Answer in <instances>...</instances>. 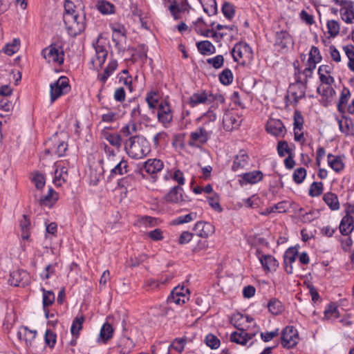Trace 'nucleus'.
<instances>
[{
    "label": "nucleus",
    "instance_id": "46",
    "mask_svg": "<svg viewBox=\"0 0 354 354\" xmlns=\"http://www.w3.org/2000/svg\"><path fill=\"white\" fill-rule=\"evenodd\" d=\"M221 10L223 15L229 20L232 19L234 16L235 7L231 3L224 2Z\"/></svg>",
    "mask_w": 354,
    "mask_h": 354
},
{
    "label": "nucleus",
    "instance_id": "44",
    "mask_svg": "<svg viewBox=\"0 0 354 354\" xmlns=\"http://www.w3.org/2000/svg\"><path fill=\"white\" fill-rule=\"evenodd\" d=\"M178 290H173L168 297V301L180 305L185 303L186 299H188L187 295L179 296L178 295Z\"/></svg>",
    "mask_w": 354,
    "mask_h": 354
},
{
    "label": "nucleus",
    "instance_id": "48",
    "mask_svg": "<svg viewBox=\"0 0 354 354\" xmlns=\"http://www.w3.org/2000/svg\"><path fill=\"white\" fill-rule=\"evenodd\" d=\"M128 167L127 161H120L111 171V176L122 175L127 173V168Z\"/></svg>",
    "mask_w": 354,
    "mask_h": 354
},
{
    "label": "nucleus",
    "instance_id": "29",
    "mask_svg": "<svg viewBox=\"0 0 354 354\" xmlns=\"http://www.w3.org/2000/svg\"><path fill=\"white\" fill-rule=\"evenodd\" d=\"M342 50L348 59V69L354 73V45L351 44L344 45Z\"/></svg>",
    "mask_w": 354,
    "mask_h": 354
},
{
    "label": "nucleus",
    "instance_id": "51",
    "mask_svg": "<svg viewBox=\"0 0 354 354\" xmlns=\"http://www.w3.org/2000/svg\"><path fill=\"white\" fill-rule=\"evenodd\" d=\"M205 342L207 346L212 349H216L220 346V340L214 335L209 333L205 339Z\"/></svg>",
    "mask_w": 354,
    "mask_h": 354
},
{
    "label": "nucleus",
    "instance_id": "27",
    "mask_svg": "<svg viewBox=\"0 0 354 354\" xmlns=\"http://www.w3.org/2000/svg\"><path fill=\"white\" fill-rule=\"evenodd\" d=\"M339 228L342 235L348 236L354 230L353 222L351 221V218L345 215L341 220Z\"/></svg>",
    "mask_w": 354,
    "mask_h": 354
},
{
    "label": "nucleus",
    "instance_id": "62",
    "mask_svg": "<svg viewBox=\"0 0 354 354\" xmlns=\"http://www.w3.org/2000/svg\"><path fill=\"white\" fill-rule=\"evenodd\" d=\"M328 53L331 59L337 63H339L342 60V57L339 51L337 49L335 46H330L328 48Z\"/></svg>",
    "mask_w": 354,
    "mask_h": 354
},
{
    "label": "nucleus",
    "instance_id": "24",
    "mask_svg": "<svg viewBox=\"0 0 354 354\" xmlns=\"http://www.w3.org/2000/svg\"><path fill=\"white\" fill-rule=\"evenodd\" d=\"M188 103L192 107L200 104H209L208 94L205 91L194 93L189 98Z\"/></svg>",
    "mask_w": 354,
    "mask_h": 354
},
{
    "label": "nucleus",
    "instance_id": "26",
    "mask_svg": "<svg viewBox=\"0 0 354 354\" xmlns=\"http://www.w3.org/2000/svg\"><path fill=\"white\" fill-rule=\"evenodd\" d=\"M241 120H239L232 113H227L224 115L223 123L227 131H231L240 126Z\"/></svg>",
    "mask_w": 354,
    "mask_h": 354
},
{
    "label": "nucleus",
    "instance_id": "35",
    "mask_svg": "<svg viewBox=\"0 0 354 354\" xmlns=\"http://www.w3.org/2000/svg\"><path fill=\"white\" fill-rule=\"evenodd\" d=\"M197 48L202 55L213 54L215 53L214 46L207 40L199 41L197 43Z\"/></svg>",
    "mask_w": 354,
    "mask_h": 354
},
{
    "label": "nucleus",
    "instance_id": "28",
    "mask_svg": "<svg viewBox=\"0 0 354 354\" xmlns=\"http://www.w3.org/2000/svg\"><path fill=\"white\" fill-rule=\"evenodd\" d=\"M118 346L120 354H128L134 347L133 341L127 337H122L120 339Z\"/></svg>",
    "mask_w": 354,
    "mask_h": 354
},
{
    "label": "nucleus",
    "instance_id": "13",
    "mask_svg": "<svg viewBox=\"0 0 354 354\" xmlns=\"http://www.w3.org/2000/svg\"><path fill=\"white\" fill-rule=\"evenodd\" d=\"M285 130V127L280 120L271 118L267 122L266 131L273 136H283Z\"/></svg>",
    "mask_w": 354,
    "mask_h": 354
},
{
    "label": "nucleus",
    "instance_id": "32",
    "mask_svg": "<svg viewBox=\"0 0 354 354\" xmlns=\"http://www.w3.org/2000/svg\"><path fill=\"white\" fill-rule=\"evenodd\" d=\"M242 179L247 183L254 184L259 182L263 178V173L260 171H252L245 173L242 176Z\"/></svg>",
    "mask_w": 354,
    "mask_h": 354
},
{
    "label": "nucleus",
    "instance_id": "63",
    "mask_svg": "<svg viewBox=\"0 0 354 354\" xmlns=\"http://www.w3.org/2000/svg\"><path fill=\"white\" fill-rule=\"evenodd\" d=\"M169 10L175 20L180 19V8L176 1H174L169 6Z\"/></svg>",
    "mask_w": 354,
    "mask_h": 354
},
{
    "label": "nucleus",
    "instance_id": "2",
    "mask_svg": "<svg viewBox=\"0 0 354 354\" xmlns=\"http://www.w3.org/2000/svg\"><path fill=\"white\" fill-rule=\"evenodd\" d=\"M124 148L127 154L133 159L142 158L151 151L149 142L140 136L131 137L126 142Z\"/></svg>",
    "mask_w": 354,
    "mask_h": 354
},
{
    "label": "nucleus",
    "instance_id": "60",
    "mask_svg": "<svg viewBox=\"0 0 354 354\" xmlns=\"http://www.w3.org/2000/svg\"><path fill=\"white\" fill-rule=\"evenodd\" d=\"M186 342V339L176 338L172 342V343L170 345V347H171L178 352L181 353L184 350Z\"/></svg>",
    "mask_w": 354,
    "mask_h": 354
},
{
    "label": "nucleus",
    "instance_id": "55",
    "mask_svg": "<svg viewBox=\"0 0 354 354\" xmlns=\"http://www.w3.org/2000/svg\"><path fill=\"white\" fill-rule=\"evenodd\" d=\"M56 334L53 333L51 330L47 329L45 333L44 339L45 343L50 348H53L56 343Z\"/></svg>",
    "mask_w": 354,
    "mask_h": 354
},
{
    "label": "nucleus",
    "instance_id": "1",
    "mask_svg": "<svg viewBox=\"0 0 354 354\" xmlns=\"http://www.w3.org/2000/svg\"><path fill=\"white\" fill-rule=\"evenodd\" d=\"M299 62L295 61L294 62V67L295 69V75L296 82L291 84L288 89V95H291L295 102L302 98L305 95L308 73H310V65H306L302 71L299 68Z\"/></svg>",
    "mask_w": 354,
    "mask_h": 354
},
{
    "label": "nucleus",
    "instance_id": "8",
    "mask_svg": "<svg viewBox=\"0 0 354 354\" xmlns=\"http://www.w3.org/2000/svg\"><path fill=\"white\" fill-rule=\"evenodd\" d=\"M298 333L293 326H286L282 331L281 340L283 347L290 348L297 344Z\"/></svg>",
    "mask_w": 354,
    "mask_h": 354
},
{
    "label": "nucleus",
    "instance_id": "34",
    "mask_svg": "<svg viewBox=\"0 0 354 354\" xmlns=\"http://www.w3.org/2000/svg\"><path fill=\"white\" fill-rule=\"evenodd\" d=\"M118 62L116 60L111 61L108 66L105 68L102 74L98 75V79L103 83H105L109 77L113 73V72L117 68Z\"/></svg>",
    "mask_w": 354,
    "mask_h": 354
},
{
    "label": "nucleus",
    "instance_id": "41",
    "mask_svg": "<svg viewBox=\"0 0 354 354\" xmlns=\"http://www.w3.org/2000/svg\"><path fill=\"white\" fill-rule=\"evenodd\" d=\"M328 33L330 37H335L340 32V24L337 20L331 19L327 21Z\"/></svg>",
    "mask_w": 354,
    "mask_h": 354
},
{
    "label": "nucleus",
    "instance_id": "11",
    "mask_svg": "<svg viewBox=\"0 0 354 354\" xmlns=\"http://www.w3.org/2000/svg\"><path fill=\"white\" fill-rule=\"evenodd\" d=\"M252 53L251 47L245 42H239L235 44L232 50V55L234 62H238L245 55H251Z\"/></svg>",
    "mask_w": 354,
    "mask_h": 354
},
{
    "label": "nucleus",
    "instance_id": "53",
    "mask_svg": "<svg viewBox=\"0 0 354 354\" xmlns=\"http://www.w3.org/2000/svg\"><path fill=\"white\" fill-rule=\"evenodd\" d=\"M209 4L205 3L203 5V10L209 16L216 15L217 13V6L215 0H207Z\"/></svg>",
    "mask_w": 354,
    "mask_h": 354
},
{
    "label": "nucleus",
    "instance_id": "16",
    "mask_svg": "<svg viewBox=\"0 0 354 354\" xmlns=\"http://www.w3.org/2000/svg\"><path fill=\"white\" fill-rule=\"evenodd\" d=\"M37 331L29 329L27 326H22L17 332V337L21 341H24L27 347L32 346V341L35 339Z\"/></svg>",
    "mask_w": 354,
    "mask_h": 354
},
{
    "label": "nucleus",
    "instance_id": "30",
    "mask_svg": "<svg viewBox=\"0 0 354 354\" xmlns=\"http://www.w3.org/2000/svg\"><path fill=\"white\" fill-rule=\"evenodd\" d=\"M323 199L331 210L335 211L339 209V203L337 196L332 192L326 193Z\"/></svg>",
    "mask_w": 354,
    "mask_h": 354
},
{
    "label": "nucleus",
    "instance_id": "18",
    "mask_svg": "<svg viewBox=\"0 0 354 354\" xmlns=\"http://www.w3.org/2000/svg\"><path fill=\"white\" fill-rule=\"evenodd\" d=\"M261 252L257 251L259 259L263 269L267 271L275 270L278 266V262L274 257L270 254H262L259 256Z\"/></svg>",
    "mask_w": 354,
    "mask_h": 354
},
{
    "label": "nucleus",
    "instance_id": "7",
    "mask_svg": "<svg viewBox=\"0 0 354 354\" xmlns=\"http://www.w3.org/2000/svg\"><path fill=\"white\" fill-rule=\"evenodd\" d=\"M212 133V130L203 125L198 128L195 131L191 132L188 145L190 147H197V143L201 145L205 144L209 139Z\"/></svg>",
    "mask_w": 354,
    "mask_h": 354
},
{
    "label": "nucleus",
    "instance_id": "22",
    "mask_svg": "<svg viewBox=\"0 0 354 354\" xmlns=\"http://www.w3.org/2000/svg\"><path fill=\"white\" fill-rule=\"evenodd\" d=\"M158 119L163 123H169L172 120V114L167 102L160 103L158 106Z\"/></svg>",
    "mask_w": 354,
    "mask_h": 354
},
{
    "label": "nucleus",
    "instance_id": "54",
    "mask_svg": "<svg viewBox=\"0 0 354 354\" xmlns=\"http://www.w3.org/2000/svg\"><path fill=\"white\" fill-rule=\"evenodd\" d=\"M146 101L148 104L149 109H155L157 106L158 100L157 97V93L155 91H151L147 94Z\"/></svg>",
    "mask_w": 354,
    "mask_h": 354
},
{
    "label": "nucleus",
    "instance_id": "49",
    "mask_svg": "<svg viewBox=\"0 0 354 354\" xmlns=\"http://www.w3.org/2000/svg\"><path fill=\"white\" fill-rule=\"evenodd\" d=\"M84 320V318L83 316L76 317L74 319L71 328V332L73 335H77L79 334L80 330L82 328Z\"/></svg>",
    "mask_w": 354,
    "mask_h": 354
},
{
    "label": "nucleus",
    "instance_id": "23",
    "mask_svg": "<svg viewBox=\"0 0 354 354\" xmlns=\"http://www.w3.org/2000/svg\"><path fill=\"white\" fill-rule=\"evenodd\" d=\"M327 161L328 166L337 173L342 171L344 168V162L340 156L329 153L327 156Z\"/></svg>",
    "mask_w": 354,
    "mask_h": 354
},
{
    "label": "nucleus",
    "instance_id": "40",
    "mask_svg": "<svg viewBox=\"0 0 354 354\" xmlns=\"http://www.w3.org/2000/svg\"><path fill=\"white\" fill-rule=\"evenodd\" d=\"M269 311L273 315H279L283 310V306L280 301L277 299H272L268 304Z\"/></svg>",
    "mask_w": 354,
    "mask_h": 354
},
{
    "label": "nucleus",
    "instance_id": "31",
    "mask_svg": "<svg viewBox=\"0 0 354 354\" xmlns=\"http://www.w3.org/2000/svg\"><path fill=\"white\" fill-rule=\"evenodd\" d=\"M350 97V90L346 87H344L341 91L339 103L337 104V109L340 113H344L345 112V106L347 104Z\"/></svg>",
    "mask_w": 354,
    "mask_h": 354
},
{
    "label": "nucleus",
    "instance_id": "58",
    "mask_svg": "<svg viewBox=\"0 0 354 354\" xmlns=\"http://www.w3.org/2000/svg\"><path fill=\"white\" fill-rule=\"evenodd\" d=\"M208 203L214 210L221 212L223 211L219 203V196L217 194H214L213 196L207 197Z\"/></svg>",
    "mask_w": 354,
    "mask_h": 354
},
{
    "label": "nucleus",
    "instance_id": "50",
    "mask_svg": "<svg viewBox=\"0 0 354 354\" xmlns=\"http://www.w3.org/2000/svg\"><path fill=\"white\" fill-rule=\"evenodd\" d=\"M32 181L37 189H41L46 183L44 176L38 171H36L33 174Z\"/></svg>",
    "mask_w": 354,
    "mask_h": 354
},
{
    "label": "nucleus",
    "instance_id": "33",
    "mask_svg": "<svg viewBox=\"0 0 354 354\" xmlns=\"http://www.w3.org/2000/svg\"><path fill=\"white\" fill-rule=\"evenodd\" d=\"M240 332H233L230 336V340L241 345L247 344L248 333L244 329L239 328Z\"/></svg>",
    "mask_w": 354,
    "mask_h": 354
},
{
    "label": "nucleus",
    "instance_id": "4",
    "mask_svg": "<svg viewBox=\"0 0 354 354\" xmlns=\"http://www.w3.org/2000/svg\"><path fill=\"white\" fill-rule=\"evenodd\" d=\"M339 6V17L347 25L354 24V1L351 0H332Z\"/></svg>",
    "mask_w": 354,
    "mask_h": 354
},
{
    "label": "nucleus",
    "instance_id": "5",
    "mask_svg": "<svg viewBox=\"0 0 354 354\" xmlns=\"http://www.w3.org/2000/svg\"><path fill=\"white\" fill-rule=\"evenodd\" d=\"M50 102L53 103L58 97L67 93L71 86L66 76H61L56 82L50 84Z\"/></svg>",
    "mask_w": 354,
    "mask_h": 354
},
{
    "label": "nucleus",
    "instance_id": "64",
    "mask_svg": "<svg viewBox=\"0 0 354 354\" xmlns=\"http://www.w3.org/2000/svg\"><path fill=\"white\" fill-rule=\"evenodd\" d=\"M137 131V125L136 123H129L121 129V132L124 136H128Z\"/></svg>",
    "mask_w": 354,
    "mask_h": 354
},
{
    "label": "nucleus",
    "instance_id": "59",
    "mask_svg": "<svg viewBox=\"0 0 354 354\" xmlns=\"http://www.w3.org/2000/svg\"><path fill=\"white\" fill-rule=\"evenodd\" d=\"M324 192V185L322 182H313L311 183V196H319Z\"/></svg>",
    "mask_w": 354,
    "mask_h": 354
},
{
    "label": "nucleus",
    "instance_id": "57",
    "mask_svg": "<svg viewBox=\"0 0 354 354\" xmlns=\"http://www.w3.org/2000/svg\"><path fill=\"white\" fill-rule=\"evenodd\" d=\"M288 202L287 201H281L277 204H275L274 206L270 207L269 209H267L268 212H285L288 208Z\"/></svg>",
    "mask_w": 354,
    "mask_h": 354
},
{
    "label": "nucleus",
    "instance_id": "21",
    "mask_svg": "<svg viewBox=\"0 0 354 354\" xmlns=\"http://www.w3.org/2000/svg\"><path fill=\"white\" fill-rule=\"evenodd\" d=\"M340 131L345 136H351L354 133V124L351 118L342 116L337 118Z\"/></svg>",
    "mask_w": 354,
    "mask_h": 354
},
{
    "label": "nucleus",
    "instance_id": "36",
    "mask_svg": "<svg viewBox=\"0 0 354 354\" xmlns=\"http://www.w3.org/2000/svg\"><path fill=\"white\" fill-rule=\"evenodd\" d=\"M96 7L103 15L113 14L115 12V6L107 1H98Z\"/></svg>",
    "mask_w": 354,
    "mask_h": 354
},
{
    "label": "nucleus",
    "instance_id": "25",
    "mask_svg": "<svg viewBox=\"0 0 354 354\" xmlns=\"http://www.w3.org/2000/svg\"><path fill=\"white\" fill-rule=\"evenodd\" d=\"M27 276L28 274L24 270H15L10 273L8 282L11 286H19L21 283L24 285V283L23 280L27 277Z\"/></svg>",
    "mask_w": 354,
    "mask_h": 354
},
{
    "label": "nucleus",
    "instance_id": "20",
    "mask_svg": "<svg viewBox=\"0 0 354 354\" xmlns=\"http://www.w3.org/2000/svg\"><path fill=\"white\" fill-rule=\"evenodd\" d=\"M163 166L162 161L159 159H149L144 162L142 169L149 174H153L160 171Z\"/></svg>",
    "mask_w": 354,
    "mask_h": 354
},
{
    "label": "nucleus",
    "instance_id": "38",
    "mask_svg": "<svg viewBox=\"0 0 354 354\" xmlns=\"http://www.w3.org/2000/svg\"><path fill=\"white\" fill-rule=\"evenodd\" d=\"M55 194L56 192L53 188H49L48 194L41 196L38 200L39 205L42 206H50L54 201L57 200V198H53V195Z\"/></svg>",
    "mask_w": 354,
    "mask_h": 354
},
{
    "label": "nucleus",
    "instance_id": "19",
    "mask_svg": "<svg viewBox=\"0 0 354 354\" xmlns=\"http://www.w3.org/2000/svg\"><path fill=\"white\" fill-rule=\"evenodd\" d=\"M249 156L244 150H241L239 153L235 156L232 166V169L234 171H237L240 169H243L248 165Z\"/></svg>",
    "mask_w": 354,
    "mask_h": 354
},
{
    "label": "nucleus",
    "instance_id": "39",
    "mask_svg": "<svg viewBox=\"0 0 354 354\" xmlns=\"http://www.w3.org/2000/svg\"><path fill=\"white\" fill-rule=\"evenodd\" d=\"M113 329L111 325L107 322L104 323L102 326L100 333V338H101L103 342H106L113 336Z\"/></svg>",
    "mask_w": 354,
    "mask_h": 354
},
{
    "label": "nucleus",
    "instance_id": "14",
    "mask_svg": "<svg viewBox=\"0 0 354 354\" xmlns=\"http://www.w3.org/2000/svg\"><path fill=\"white\" fill-rule=\"evenodd\" d=\"M332 84H320L317 88V93L322 97V101L325 105L330 102L335 94V91L331 86Z\"/></svg>",
    "mask_w": 354,
    "mask_h": 354
},
{
    "label": "nucleus",
    "instance_id": "47",
    "mask_svg": "<svg viewBox=\"0 0 354 354\" xmlns=\"http://www.w3.org/2000/svg\"><path fill=\"white\" fill-rule=\"evenodd\" d=\"M107 57V52H101L95 54V58L92 59L91 63L93 67L98 70L102 67Z\"/></svg>",
    "mask_w": 354,
    "mask_h": 354
},
{
    "label": "nucleus",
    "instance_id": "9",
    "mask_svg": "<svg viewBox=\"0 0 354 354\" xmlns=\"http://www.w3.org/2000/svg\"><path fill=\"white\" fill-rule=\"evenodd\" d=\"M293 42L290 35L286 31L277 32L276 34L275 46L278 50L285 53L292 46Z\"/></svg>",
    "mask_w": 354,
    "mask_h": 354
},
{
    "label": "nucleus",
    "instance_id": "17",
    "mask_svg": "<svg viewBox=\"0 0 354 354\" xmlns=\"http://www.w3.org/2000/svg\"><path fill=\"white\" fill-rule=\"evenodd\" d=\"M332 68L328 65H321L318 68L319 79L321 84H333L335 82L331 75Z\"/></svg>",
    "mask_w": 354,
    "mask_h": 354
},
{
    "label": "nucleus",
    "instance_id": "10",
    "mask_svg": "<svg viewBox=\"0 0 354 354\" xmlns=\"http://www.w3.org/2000/svg\"><path fill=\"white\" fill-rule=\"evenodd\" d=\"M298 247H290L286 250L283 255V265L288 274L292 273V263L295 261L298 255Z\"/></svg>",
    "mask_w": 354,
    "mask_h": 354
},
{
    "label": "nucleus",
    "instance_id": "37",
    "mask_svg": "<svg viewBox=\"0 0 354 354\" xmlns=\"http://www.w3.org/2000/svg\"><path fill=\"white\" fill-rule=\"evenodd\" d=\"M324 315L326 319H337L339 315L337 306L335 304H328L324 310Z\"/></svg>",
    "mask_w": 354,
    "mask_h": 354
},
{
    "label": "nucleus",
    "instance_id": "56",
    "mask_svg": "<svg viewBox=\"0 0 354 354\" xmlns=\"http://www.w3.org/2000/svg\"><path fill=\"white\" fill-rule=\"evenodd\" d=\"M207 63L212 65L215 69H218L223 66L224 58L221 55H218L214 57L207 59Z\"/></svg>",
    "mask_w": 354,
    "mask_h": 354
},
{
    "label": "nucleus",
    "instance_id": "42",
    "mask_svg": "<svg viewBox=\"0 0 354 354\" xmlns=\"http://www.w3.org/2000/svg\"><path fill=\"white\" fill-rule=\"evenodd\" d=\"M30 226V219L26 215H23V218L20 221V227L21 231V237L24 240L28 239L29 230Z\"/></svg>",
    "mask_w": 354,
    "mask_h": 354
},
{
    "label": "nucleus",
    "instance_id": "61",
    "mask_svg": "<svg viewBox=\"0 0 354 354\" xmlns=\"http://www.w3.org/2000/svg\"><path fill=\"white\" fill-rule=\"evenodd\" d=\"M306 176V171L304 168H298L293 173V180L297 183H301Z\"/></svg>",
    "mask_w": 354,
    "mask_h": 354
},
{
    "label": "nucleus",
    "instance_id": "52",
    "mask_svg": "<svg viewBox=\"0 0 354 354\" xmlns=\"http://www.w3.org/2000/svg\"><path fill=\"white\" fill-rule=\"evenodd\" d=\"M104 138L113 147L120 148L121 146V137L120 135L115 133H106Z\"/></svg>",
    "mask_w": 354,
    "mask_h": 354
},
{
    "label": "nucleus",
    "instance_id": "12",
    "mask_svg": "<svg viewBox=\"0 0 354 354\" xmlns=\"http://www.w3.org/2000/svg\"><path fill=\"white\" fill-rule=\"evenodd\" d=\"M194 231L197 236L207 238L214 233V227L210 223L198 221L196 223Z\"/></svg>",
    "mask_w": 354,
    "mask_h": 354
},
{
    "label": "nucleus",
    "instance_id": "15",
    "mask_svg": "<svg viewBox=\"0 0 354 354\" xmlns=\"http://www.w3.org/2000/svg\"><path fill=\"white\" fill-rule=\"evenodd\" d=\"M183 189L181 187L174 186L165 195V200L170 203H179L185 201L186 199L183 197Z\"/></svg>",
    "mask_w": 354,
    "mask_h": 354
},
{
    "label": "nucleus",
    "instance_id": "3",
    "mask_svg": "<svg viewBox=\"0 0 354 354\" xmlns=\"http://www.w3.org/2000/svg\"><path fill=\"white\" fill-rule=\"evenodd\" d=\"M64 22L68 35L76 37L85 29V17L80 16L77 13L73 15H64Z\"/></svg>",
    "mask_w": 354,
    "mask_h": 354
},
{
    "label": "nucleus",
    "instance_id": "43",
    "mask_svg": "<svg viewBox=\"0 0 354 354\" xmlns=\"http://www.w3.org/2000/svg\"><path fill=\"white\" fill-rule=\"evenodd\" d=\"M43 292V308H46L49 306H51L55 301V294L51 290H46L44 288H41Z\"/></svg>",
    "mask_w": 354,
    "mask_h": 354
},
{
    "label": "nucleus",
    "instance_id": "6",
    "mask_svg": "<svg viewBox=\"0 0 354 354\" xmlns=\"http://www.w3.org/2000/svg\"><path fill=\"white\" fill-rule=\"evenodd\" d=\"M43 57L48 62H53L62 65L64 60V53L61 47L57 46L56 44H51L48 47L44 48L41 51Z\"/></svg>",
    "mask_w": 354,
    "mask_h": 354
},
{
    "label": "nucleus",
    "instance_id": "45",
    "mask_svg": "<svg viewBox=\"0 0 354 354\" xmlns=\"http://www.w3.org/2000/svg\"><path fill=\"white\" fill-rule=\"evenodd\" d=\"M219 81L223 85H229L233 81V74L230 69H224L219 75Z\"/></svg>",
    "mask_w": 354,
    "mask_h": 354
}]
</instances>
